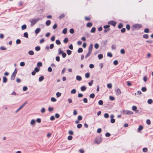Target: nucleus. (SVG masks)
<instances>
[{"instance_id": "obj_29", "label": "nucleus", "mask_w": 153, "mask_h": 153, "mask_svg": "<svg viewBox=\"0 0 153 153\" xmlns=\"http://www.w3.org/2000/svg\"><path fill=\"white\" fill-rule=\"evenodd\" d=\"M28 53L29 55H33L34 54V53L33 51L31 50H30V51H29Z\"/></svg>"}, {"instance_id": "obj_52", "label": "nucleus", "mask_w": 153, "mask_h": 153, "mask_svg": "<svg viewBox=\"0 0 153 153\" xmlns=\"http://www.w3.org/2000/svg\"><path fill=\"white\" fill-rule=\"evenodd\" d=\"M27 87L26 86H24L23 88V91H26L27 90Z\"/></svg>"}, {"instance_id": "obj_11", "label": "nucleus", "mask_w": 153, "mask_h": 153, "mask_svg": "<svg viewBox=\"0 0 153 153\" xmlns=\"http://www.w3.org/2000/svg\"><path fill=\"white\" fill-rule=\"evenodd\" d=\"M16 76V74H12L10 78L11 80H14Z\"/></svg>"}, {"instance_id": "obj_57", "label": "nucleus", "mask_w": 153, "mask_h": 153, "mask_svg": "<svg viewBox=\"0 0 153 153\" xmlns=\"http://www.w3.org/2000/svg\"><path fill=\"white\" fill-rule=\"evenodd\" d=\"M21 40L20 39H17L16 41V44H19L21 43Z\"/></svg>"}, {"instance_id": "obj_35", "label": "nucleus", "mask_w": 153, "mask_h": 153, "mask_svg": "<svg viewBox=\"0 0 153 153\" xmlns=\"http://www.w3.org/2000/svg\"><path fill=\"white\" fill-rule=\"evenodd\" d=\"M123 25L122 23H120L119 24L118 26V28L119 29H120L123 27Z\"/></svg>"}, {"instance_id": "obj_26", "label": "nucleus", "mask_w": 153, "mask_h": 153, "mask_svg": "<svg viewBox=\"0 0 153 153\" xmlns=\"http://www.w3.org/2000/svg\"><path fill=\"white\" fill-rule=\"evenodd\" d=\"M36 123V121L34 119H32L30 122V124L31 125H33L35 124Z\"/></svg>"}, {"instance_id": "obj_44", "label": "nucleus", "mask_w": 153, "mask_h": 153, "mask_svg": "<svg viewBox=\"0 0 153 153\" xmlns=\"http://www.w3.org/2000/svg\"><path fill=\"white\" fill-rule=\"evenodd\" d=\"M25 65V62H21L20 63V65L22 67H23Z\"/></svg>"}, {"instance_id": "obj_38", "label": "nucleus", "mask_w": 153, "mask_h": 153, "mask_svg": "<svg viewBox=\"0 0 153 153\" xmlns=\"http://www.w3.org/2000/svg\"><path fill=\"white\" fill-rule=\"evenodd\" d=\"M126 27L127 30H129L130 28V26L129 24H127L126 25Z\"/></svg>"}, {"instance_id": "obj_43", "label": "nucleus", "mask_w": 153, "mask_h": 153, "mask_svg": "<svg viewBox=\"0 0 153 153\" xmlns=\"http://www.w3.org/2000/svg\"><path fill=\"white\" fill-rule=\"evenodd\" d=\"M107 87L109 88H111L112 87V85L111 83H108L107 85Z\"/></svg>"}, {"instance_id": "obj_10", "label": "nucleus", "mask_w": 153, "mask_h": 153, "mask_svg": "<svg viewBox=\"0 0 153 153\" xmlns=\"http://www.w3.org/2000/svg\"><path fill=\"white\" fill-rule=\"evenodd\" d=\"M41 31V29L40 28H38L35 30V32L36 34L39 33Z\"/></svg>"}, {"instance_id": "obj_37", "label": "nucleus", "mask_w": 153, "mask_h": 153, "mask_svg": "<svg viewBox=\"0 0 153 153\" xmlns=\"http://www.w3.org/2000/svg\"><path fill=\"white\" fill-rule=\"evenodd\" d=\"M95 95L94 93H92L90 95L89 97L91 98H94L95 97Z\"/></svg>"}, {"instance_id": "obj_54", "label": "nucleus", "mask_w": 153, "mask_h": 153, "mask_svg": "<svg viewBox=\"0 0 153 153\" xmlns=\"http://www.w3.org/2000/svg\"><path fill=\"white\" fill-rule=\"evenodd\" d=\"M109 99L111 101H113L115 100V98L113 96H110L109 97Z\"/></svg>"}, {"instance_id": "obj_39", "label": "nucleus", "mask_w": 153, "mask_h": 153, "mask_svg": "<svg viewBox=\"0 0 153 153\" xmlns=\"http://www.w3.org/2000/svg\"><path fill=\"white\" fill-rule=\"evenodd\" d=\"M68 41V39L67 38H65L63 40V42L65 43H67Z\"/></svg>"}, {"instance_id": "obj_31", "label": "nucleus", "mask_w": 153, "mask_h": 153, "mask_svg": "<svg viewBox=\"0 0 153 153\" xmlns=\"http://www.w3.org/2000/svg\"><path fill=\"white\" fill-rule=\"evenodd\" d=\"M59 51V53L58 54H62L63 53V51H62L61 50V48H59L58 49Z\"/></svg>"}, {"instance_id": "obj_18", "label": "nucleus", "mask_w": 153, "mask_h": 153, "mask_svg": "<svg viewBox=\"0 0 153 153\" xmlns=\"http://www.w3.org/2000/svg\"><path fill=\"white\" fill-rule=\"evenodd\" d=\"M21 28L22 30L25 29L27 28V25L25 24H24L22 26Z\"/></svg>"}, {"instance_id": "obj_6", "label": "nucleus", "mask_w": 153, "mask_h": 153, "mask_svg": "<svg viewBox=\"0 0 153 153\" xmlns=\"http://www.w3.org/2000/svg\"><path fill=\"white\" fill-rule=\"evenodd\" d=\"M93 48V45L92 43H91L88 47V51L92 52Z\"/></svg>"}, {"instance_id": "obj_36", "label": "nucleus", "mask_w": 153, "mask_h": 153, "mask_svg": "<svg viewBox=\"0 0 153 153\" xmlns=\"http://www.w3.org/2000/svg\"><path fill=\"white\" fill-rule=\"evenodd\" d=\"M40 69L38 67H36L34 68V71L36 72H38L39 71Z\"/></svg>"}, {"instance_id": "obj_34", "label": "nucleus", "mask_w": 153, "mask_h": 153, "mask_svg": "<svg viewBox=\"0 0 153 153\" xmlns=\"http://www.w3.org/2000/svg\"><path fill=\"white\" fill-rule=\"evenodd\" d=\"M65 14L63 13H62L60 15V16H59V18L61 19L62 18L65 17Z\"/></svg>"}, {"instance_id": "obj_33", "label": "nucleus", "mask_w": 153, "mask_h": 153, "mask_svg": "<svg viewBox=\"0 0 153 153\" xmlns=\"http://www.w3.org/2000/svg\"><path fill=\"white\" fill-rule=\"evenodd\" d=\"M99 47V45L97 43H96L94 45V48H95L97 49Z\"/></svg>"}, {"instance_id": "obj_16", "label": "nucleus", "mask_w": 153, "mask_h": 153, "mask_svg": "<svg viewBox=\"0 0 153 153\" xmlns=\"http://www.w3.org/2000/svg\"><path fill=\"white\" fill-rule=\"evenodd\" d=\"M96 29V28L95 27H93L91 28L90 31L92 33H94L95 32Z\"/></svg>"}, {"instance_id": "obj_64", "label": "nucleus", "mask_w": 153, "mask_h": 153, "mask_svg": "<svg viewBox=\"0 0 153 153\" xmlns=\"http://www.w3.org/2000/svg\"><path fill=\"white\" fill-rule=\"evenodd\" d=\"M56 43L58 45H59L61 44L60 41L59 40H56Z\"/></svg>"}, {"instance_id": "obj_30", "label": "nucleus", "mask_w": 153, "mask_h": 153, "mask_svg": "<svg viewBox=\"0 0 153 153\" xmlns=\"http://www.w3.org/2000/svg\"><path fill=\"white\" fill-rule=\"evenodd\" d=\"M35 50L36 51H39L40 50V46H37L35 47Z\"/></svg>"}, {"instance_id": "obj_41", "label": "nucleus", "mask_w": 153, "mask_h": 153, "mask_svg": "<svg viewBox=\"0 0 153 153\" xmlns=\"http://www.w3.org/2000/svg\"><path fill=\"white\" fill-rule=\"evenodd\" d=\"M42 64L41 62H39L37 63V65L38 66L40 67L42 66Z\"/></svg>"}, {"instance_id": "obj_8", "label": "nucleus", "mask_w": 153, "mask_h": 153, "mask_svg": "<svg viewBox=\"0 0 153 153\" xmlns=\"http://www.w3.org/2000/svg\"><path fill=\"white\" fill-rule=\"evenodd\" d=\"M143 128V126L142 125H140L139 126V128H138L137 131L139 132H140L141 130Z\"/></svg>"}, {"instance_id": "obj_3", "label": "nucleus", "mask_w": 153, "mask_h": 153, "mask_svg": "<svg viewBox=\"0 0 153 153\" xmlns=\"http://www.w3.org/2000/svg\"><path fill=\"white\" fill-rule=\"evenodd\" d=\"M124 114L130 115L133 114V112L132 111L129 110H124L123 111Z\"/></svg>"}, {"instance_id": "obj_15", "label": "nucleus", "mask_w": 153, "mask_h": 153, "mask_svg": "<svg viewBox=\"0 0 153 153\" xmlns=\"http://www.w3.org/2000/svg\"><path fill=\"white\" fill-rule=\"evenodd\" d=\"M44 79V77L43 76H40L39 79V82H41Z\"/></svg>"}, {"instance_id": "obj_9", "label": "nucleus", "mask_w": 153, "mask_h": 153, "mask_svg": "<svg viewBox=\"0 0 153 153\" xmlns=\"http://www.w3.org/2000/svg\"><path fill=\"white\" fill-rule=\"evenodd\" d=\"M86 87L85 86H82L80 88V89L82 91H85L86 89Z\"/></svg>"}, {"instance_id": "obj_1", "label": "nucleus", "mask_w": 153, "mask_h": 153, "mask_svg": "<svg viewBox=\"0 0 153 153\" xmlns=\"http://www.w3.org/2000/svg\"><path fill=\"white\" fill-rule=\"evenodd\" d=\"M142 27V25L140 24H137L133 25L131 26V29L133 30L135 29H139Z\"/></svg>"}, {"instance_id": "obj_59", "label": "nucleus", "mask_w": 153, "mask_h": 153, "mask_svg": "<svg viewBox=\"0 0 153 153\" xmlns=\"http://www.w3.org/2000/svg\"><path fill=\"white\" fill-rule=\"evenodd\" d=\"M110 27V26L109 25H104L103 26V27L105 29H107L109 28V27Z\"/></svg>"}, {"instance_id": "obj_32", "label": "nucleus", "mask_w": 153, "mask_h": 153, "mask_svg": "<svg viewBox=\"0 0 153 153\" xmlns=\"http://www.w3.org/2000/svg\"><path fill=\"white\" fill-rule=\"evenodd\" d=\"M85 77L86 78H88L89 77L90 74L89 73H87L85 74Z\"/></svg>"}, {"instance_id": "obj_58", "label": "nucleus", "mask_w": 153, "mask_h": 153, "mask_svg": "<svg viewBox=\"0 0 153 153\" xmlns=\"http://www.w3.org/2000/svg\"><path fill=\"white\" fill-rule=\"evenodd\" d=\"M48 110L50 112L52 111L53 110V107H49L48 108Z\"/></svg>"}, {"instance_id": "obj_45", "label": "nucleus", "mask_w": 153, "mask_h": 153, "mask_svg": "<svg viewBox=\"0 0 153 153\" xmlns=\"http://www.w3.org/2000/svg\"><path fill=\"white\" fill-rule=\"evenodd\" d=\"M56 95L57 97H59L61 96V94L59 92H57L56 93Z\"/></svg>"}, {"instance_id": "obj_14", "label": "nucleus", "mask_w": 153, "mask_h": 153, "mask_svg": "<svg viewBox=\"0 0 153 153\" xmlns=\"http://www.w3.org/2000/svg\"><path fill=\"white\" fill-rule=\"evenodd\" d=\"M92 26V23L89 22H88L86 25V26L88 27H91Z\"/></svg>"}, {"instance_id": "obj_20", "label": "nucleus", "mask_w": 153, "mask_h": 153, "mask_svg": "<svg viewBox=\"0 0 153 153\" xmlns=\"http://www.w3.org/2000/svg\"><path fill=\"white\" fill-rule=\"evenodd\" d=\"M153 102V100L152 99H149L147 101V103L149 104H151Z\"/></svg>"}, {"instance_id": "obj_2", "label": "nucleus", "mask_w": 153, "mask_h": 153, "mask_svg": "<svg viewBox=\"0 0 153 153\" xmlns=\"http://www.w3.org/2000/svg\"><path fill=\"white\" fill-rule=\"evenodd\" d=\"M41 19V18H37L30 20V22L31 23L30 26H33L36 24L37 22Z\"/></svg>"}, {"instance_id": "obj_24", "label": "nucleus", "mask_w": 153, "mask_h": 153, "mask_svg": "<svg viewBox=\"0 0 153 153\" xmlns=\"http://www.w3.org/2000/svg\"><path fill=\"white\" fill-rule=\"evenodd\" d=\"M98 57L99 59H101L102 58L103 56L102 54H100L98 55Z\"/></svg>"}, {"instance_id": "obj_48", "label": "nucleus", "mask_w": 153, "mask_h": 153, "mask_svg": "<svg viewBox=\"0 0 153 153\" xmlns=\"http://www.w3.org/2000/svg\"><path fill=\"white\" fill-rule=\"evenodd\" d=\"M143 151L144 152H147L148 151V149L147 148L144 147L143 149Z\"/></svg>"}, {"instance_id": "obj_62", "label": "nucleus", "mask_w": 153, "mask_h": 153, "mask_svg": "<svg viewBox=\"0 0 153 153\" xmlns=\"http://www.w3.org/2000/svg\"><path fill=\"white\" fill-rule=\"evenodd\" d=\"M82 125L81 124H78L77 125V127L78 128H80L82 127Z\"/></svg>"}, {"instance_id": "obj_50", "label": "nucleus", "mask_w": 153, "mask_h": 153, "mask_svg": "<svg viewBox=\"0 0 153 153\" xmlns=\"http://www.w3.org/2000/svg\"><path fill=\"white\" fill-rule=\"evenodd\" d=\"M69 32L73 34L74 33V31L73 28H71L70 29Z\"/></svg>"}, {"instance_id": "obj_61", "label": "nucleus", "mask_w": 153, "mask_h": 153, "mask_svg": "<svg viewBox=\"0 0 153 153\" xmlns=\"http://www.w3.org/2000/svg\"><path fill=\"white\" fill-rule=\"evenodd\" d=\"M82 117L81 115H79L77 119L78 120L80 121L82 119Z\"/></svg>"}, {"instance_id": "obj_42", "label": "nucleus", "mask_w": 153, "mask_h": 153, "mask_svg": "<svg viewBox=\"0 0 153 153\" xmlns=\"http://www.w3.org/2000/svg\"><path fill=\"white\" fill-rule=\"evenodd\" d=\"M51 101L53 102H55L56 101V98L53 97H51Z\"/></svg>"}, {"instance_id": "obj_60", "label": "nucleus", "mask_w": 153, "mask_h": 153, "mask_svg": "<svg viewBox=\"0 0 153 153\" xmlns=\"http://www.w3.org/2000/svg\"><path fill=\"white\" fill-rule=\"evenodd\" d=\"M41 119L40 118H38L36 119V121L38 123H40L41 122Z\"/></svg>"}, {"instance_id": "obj_7", "label": "nucleus", "mask_w": 153, "mask_h": 153, "mask_svg": "<svg viewBox=\"0 0 153 153\" xmlns=\"http://www.w3.org/2000/svg\"><path fill=\"white\" fill-rule=\"evenodd\" d=\"M116 92L117 95H120L121 94V90L118 88L117 89Z\"/></svg>"}, {"instance_id": "obj_22", "label": "nucleus", "mask_w": 153, "mask_h": 153, "mask_svg": "<svg viewBox=\"0 0 153 153\" xmlns=\"http://www.w3.org/2000/svg\"><path fill=\"white\" fill-rule=\"evenodd\" d=\"M76 92V90L75 89H73L71 91V94H75Z\"/></svg>"}, {"instance_id": "obj_53", "label": "nucleus", "mask_w": 153, "mask_h": 153, "mask_svg": "<svg viewBox=\"0 0 153 153\" xmlns=\"http://www.w3.org/2000/svg\"><path fill=\"white\" fill-rule=\"evenodd\" d=\"M113 63L114 65H116L118 64V61L117 60H116L114 61Z\"/></svg>"}, {"instance_id": "obj_55", "label": "nucleus", "mask_w": 153, "mask_h": 153, "mask_svg": "<svg viewBox=\"0 0 153 153\" xmlns=\"http://www.w3.org/2000/svg\"><path fill=\"white\" fill-rule=\"evenodd\" d=\"M109 115L108 113H105L104 114V117L105 118H108L109 117Z\"/></svg>"}, {"instance_id": "obj_46", "label": "nucleus", "mask_w": 153, "mask_h": 153, "mask_svg": "<svg viewBox=\"0 0 153 153\" xmlns=\"http://www.w3.org/2000/svg\"><path fill=\"white\" fill-rule=\"evenodd\" d=\"M144 32L146 33H148L149 32V29L148 28H146L144 30Z\"/></svg>"}, {"instance_id": "obj_13", "label": "nucleus", "mask_w": 153, "mask_h": 153, "mask_svg": "<svg viewBox=\"0 0 153 153\" xmlns=\"http://www.w3.org/2000/svg\"><path fill=\"white\" fill-rule=\"evenodd\" d=\"M76 79L79 81H80L82 80V77L79 75H77L76 76Z\"/></svg>"}, {"instance_id": "obj_63", "label": "nucleus", "mask_w": 153, "mask_h": 153, "mask_svg": "<svg viewBox=\"0 0 153 153\" xmlns=\"http://www.w3.org/2000/svg\"><path fill=\"white\" fill-rule=\"evenodd\" d=\"M120 53L122 54H124L125 53V51L124 49H121L120 50Z\"/></svg>"}, {"instance_id": "obj_25", "label": "nucleus", "mask_w": 153, "mask_h": 153, "mask_svg": "<svg viewBox=\"0 0 153 153\" xmlns=\"http://www.w3.org/2000/svg\"><path fill=\"white\" fill-rule=\"evenodd\" d=\"M103 101L102 100H100L98 102V104L100 105H102L103 104Z\"/></svg>"}, {"instance_id": "obj_28", "label": "nucleus", "mask_w": 153, "mask_h": 153, "mask_svg": "<svg viewBox=\"0 0 153 153\" xmlns=\"http://www.w3.org/2000/svg\"><path fill=\"white\" fill-rule=\"evenodd\" d=\"M66 51L68 55H70L72 53V51L69 49L67 50Z\"/></svg>"}, {"instance_id": "obj_27", "label": "nucleus", "mask_w": 153, "mask_h": 153, "mask_svg": "<svg viewBox=\"0 0 153 153\" xmlns=\"http://www.w3.org/2000/svg\"><path fill=\"white\" fill-rule=\"evenodd\" d=\"M83 51V49L82 48H79L78 51L77 52L78 53H81Z\"/></svg>"}, {"instance_id": "obj_21", "label": "nucleus", "mask_w": 153, "mask_h": 153, "mask_svg": "<svg viewBox=\"0 0 153 153\" xmlns=\"http://www.w3.org/2000/svg\"><path fill=\"white\" fill-rule=\"evenodd\" d=\"M24 36L26 38H28V33L27 32H26L24 33Z\"/></svg>"}, {"instance_id": "obj_12", "label": "nucleus", "mask_w": 153, "mask_h": 153, "mask_svg": "<svg viewBox=\"0 0 153 153\" xmlns=\"http://www.w3.org/2000/svg\"><path fill=\"white\" fill-rule=\"evenodd\" d=\"M7 80V78L5 76H4L3 77V82L4 83H6Z\"/></svg>"}, {"instance_id": "obj_40", "label": "nucleus", "mask_w": 153, "mask_h": 153, "mask_svg": "<svg viewBox=\"0 0 153 153\" xmlns=\"http://www.w3.org/2000/svg\"><path fill=\"white\" fill-rule=\"evenodd\" d=\"M141 90L143 92H146L147 90L146 88V87H143L141 88Z\"/></svg>"}, {"instance_id": "obj_5", "label": "nucleus", "mask_w": 153, "mask_h": 153, "mask_svg": "<svg viewBox=\"0 0 153 153\" xmlns=\"http://www.w3.org/2000/svg\"><path fill=\"white\" fill-rule=\"evenodd\" d=\"M102 141V140L101 138H99V139L96 138L94 140L95 143H97V144H100Z\"/></svg>"}, {"instance_id": "obj_47", "label": "nucleus", "mask_w": 153, "mask_h": 153, "mask_svg": "<svg viewBox=\"0 0 153 153\" xmlns=\"http://www.w3.org/2000/svg\"><path fill=\"white\" fill-rule=\"evenodd\" d=\"M143 37L144 38L147 39L149 38V36L147 34H145L143 35Z\"/></svg>"}, {"instance_id": "obj_49", "label": "nucleus", "mask_w": 153, "mask_h": 153, "mask_svg": "<svg viewBox=\"0 0 153 153\" xmlns=\"http://www.w3.org/2000/svg\"><path fill=\"white\" fill-rule=\"evenodd\" d=\"M132 110L134 111H135L136 110V109H137V107L135 105H134L132 106Z\"/></svg>"}, {"instance_id": "obj_4", "label": "nucleus", "mask_w": 153, "mask_h": 153, "mask_svg": "<svg viewBox=\"0 0 153 153\" xmlns=\"http://www.w3.org/2000/svg\"><path fill=\"white\" fill-rule=\"evenodd\" d=\"M116 23V22L113 20L110 21L108 22V24L112 25L114 27L115 26Z\"/></svg>"}, {"instance_id": "obj_17", "label": "nucleus", "mask_w": 153, "mask_h": 153, "mask_svg": "<svg viewBox=\"0 0 153 153\" xmlns=\"http://www.w3.org/2000/svg\"><path fill=\"white\" fill-rule=\"evenodd\" d=\"M51 24V22L50 20H48L46 21V24L47 26H49V25H50Z\"/></svg>"}, {"instance_id": "obj_19", "label": "nucleus", "mask_w": 153, "mask_h": 153, "mask_svg": "<svg viewBox=\"0 0 153 153\" xmlns=\"http://www.w3.org/2000/svg\"><path fill=\"white\" fill-rule=\"evenodd\" d=\"M67 29L66 28H65L63 29L62 30V33L64 34L67 33Z\"/></svg>"}, {"instance_id": "obj_23", "label": "nucleus", "mask_w": 153, "mask_h": 153, "mask_svg": "<svg viewBox=\"0 0 153 153\" xmlns=\"http://www.w3.org/2000/svg\"><path fill=\"white\" fill-rule=\"evenodd\" d=\"M91 52L88 51L87 53V54L85 56V58H86L88 57L89 56H90V54H91Z\"/></svg>"}, {"instance_id": "obj_56", "label": "nucleus", "mask_w": 153, "mask_h": 153, "mask_svg": "<svg viewBox=\"0 0 153 153\" xmlns=\"http://www.w3.org/2000/svg\"><path fill=\"white\" fill-rule=\"evenodd\" d=\"M107 56L110 57H112L113 55L110 52H108L107 53Z\"/></svg>"}, {"instance_id": "obj_51", "label": "nucleus", "mask_w": 153, "mask_h": 153, "mask_svg": "<svg viewBox=\"0 0 153 153\" xmlns=\"http://www.w3.org/2000/svg\"><path fill=\"white\" fill-rule=\"evenodd\" d=\"M148 78L147 76H144L143 77V80L145 82H146Z\"/></svg>"}]
</instances>
